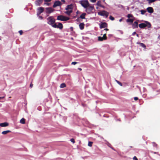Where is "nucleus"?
Segmentation results:
<instances>
[{
    "label": "nucleus",
    "mask_w": 160,
    "mask_h": 160,
    "mask_svg": "<svg viewBox=\"0 0 160 160\" xmlns=\"http://www.w3.org/2000/svg\"><path fill=\"white\" fill-rule=\"evenodd\" d=\"M52 26L54 28H59L61 29L62 28L63 26L62 24L61 23H59L58 25H57L56 23H54L53 25H52Z\"/></svg>",
    "instance_id": "obj_7"
},
{
    "label": "nucleus",
    "mask_w": 160,
    "mask_h": 160,
    "mask_svg": "<svg viewBox=\"0 0 160 160\" xmlns=\"http://www.w3.org/2000/svg\"><path fill=\"white\" fill-rule=\"evenodd\" d=\"M90 1L92 2V3H94L96 1V0H89Z\"/></svg>",
    "instance_id": "obj_34"
},
{
    "label": "nucleus",
    "mask_w": 160,
    "mask_h": 160,
    "mask_svg": "<svg viewBox=\"0 0 160 160\" xmlns=\"http://www.w3.org/2000/svg\"><path fill=\"white\" fill-rule=\"evenodd\" d=\"M67 11L65 12V13L68 15H69L72 12V11L71 10H68Z\"/></svg>",
    "instance_id": "obj_20"
},
{
    "label": "nucleus",
    "mask_w": 160,
    "mask_h": 160,
    "mask_svg": "<svg viewBox=\"0 0 160 160\" xmlns=\"http://www.w3.org/2000/svg\"><path fill=\"white\" fill-rule=\"evenodd\" d=\"M61 4L62 3L60 2L59 1H56L54 2L53 7V8H55L57 6H61Z\"/></svg>",
    "instance_id": "obj_10"
},
{
    "label": "nucleus",
    "mask_w": 160,
    "mask_h": 160,
    "mask_svg": "<svg viewBox=\"0 0 160 160\" xmlns=\"http://www.w3.org/2000/svg\"><path fill=\"white\" fill-rule=\"evenodd\" d=\"M44 10V8L42 7H40L37 9L38 12L37 14L38 15H39Z\"/></svg>",
    "instance_id": "obj_8"
},
{
    "label": "nucleus",
    "mask_w": 160,
    "mask_h": 160,
    "mask_svg": "<svg viewBox=\"0 0 160 160\" xmlns=\"http://www.w3.org/2000/svg\"><path fill=\"white\" fill-rule=\"evenodd\" d=\"M104 30H106V31H108V29H107V28H106V29H105Z\"/></svg>",
    "instance_id": "obj_45"
},
{
    "label": "nucleus",
    "mask_w": 160,
    "mask_h": 160,
    "mask_svg": "<svg viewBox=\"0 0 160 160\" xmlns=\"http://www.w3.org/2000/svg\"><path fill=\"white\" fill-rule=\"evenodd\" d=\"M72 8H73V5L72 4H71V5H68L66 8V10H72Z\"/></svg>",
    "instance_id": "obj_17"
},
{
    "label": "nucleus",
    "mask_w": 160,
    "mask_h": 160,
    "mask_svg": "<svg viewBox=\"0 0 160 160\" xmlns=\"http://www.w3.org/2000/svg\"><path fill=\"white\" fill-rule=\"evenodd\" d=\"M39 17V18L40 19H43V17L41 16H40L39 15H38Z\"/></svg>",
    "instance_id": "obj_36"
},
{
    "label": "nucleus",
    "mask_w": 160,
    "mask_h": 160,
    "mask_svg": "<svg viewBox=\"0 0 160 160\" xmlns=\"http://www.w3.org/2000/svg\"><path fill=\"white\" fill-rule=\"evenodd\" d=\"M70 141L73 142V143H74L75 142V141H74V139L73 138H72L70 139Z\"/></svg>",
    "instance_id": "obj_33"
},
{
    "label": "nucleus",
    "mask_w": 160,
    "mask_h": 160,
    "mask_svg": "<svg viewBox=\"0 0 160 160\" xmlns=\"http://www.w3.org/2000/svg\"><path fill=\"white\" fill-rule=\"evenodd\" d=\"M145 23H142L139 24L138 26L140 28H143L146 27L148 28H150L151 27V24L150 22L148 21H144Z\"/></svg>",
    "instance_id": "obj_1"
},
{
    "label": "nucleus",
    "mask_w": 160,
    "mask_h": 160,
    "mask_svg": "<svg viewBox=\"0 0 160 160\" xmlns=\"http://www.w3.org/2000/svg\"><path fill=\"white\" fill-rule=\"evenodd\" d=\"M69 19V18L67 17H64L62 15L58 16L57 17V19L59 20L62 21H66L68 20Z\"/></svg>",
    "instance_id": "obj_4"
},
{
    "label": "nucleus",
    "mask_w": 160,
    "mask_h": 160,
    "mask_svg": "<svg viewBox=\"0 0 160 160\" xmlns=\"http://www.w3.org/2000/svg\"><path fill=\"white\" fill-rule=\"evenodd\" d=\"M133 28H138V22H135L132 25Z\"/></svg>",
    "instance_id": "obj_15"
},
{
    "label": "nucleus",
    "mask_w": 160,
    "mask_h": 160,
    "mask_svg": "<svg viewBox=\"0 0 160 160\" xmlns=\"http://www.w3.org/2000/svg\"><path fill=\"white\" fill-rule=\"evenodd\" d=\"M147 10L148 12L152 13L153 12V8L151 7H149L147 8Z\"/></svg>",
    "instance_id": "obj_14"
},
{
    "label": "nucleus",
    "mask_w": 160,
    "mask_h": 160,
    "mask_svg": "<svg viewBox=\"0 0 160 160\" xmlns=\"http://www.w3.org/2000/svg\"><path fill=\"white\" fill-rule=\"evenodd\" d=\"M78 69L80 71H81L82 70V69L81 68H78Z\"/></svg>",
    "instance_id": "obj_44"
},
{
    "label": "nucleus",
    "mask_w": 160,
    "mask_h": 160,
    "mask_svg": "<svg viewBox=\"0 0 160 160\" xmlns=\"http://www.w3.org/2000/svg\"><path fill=\"white\" fill-rule=\"evenodd\" d=\"M86 12L88 13H90L94 9V7L90 6V4H89V6H88L87 8H85Z\"/></svg>",
    "instance_id": "obj_5"
},
{
    "label": "nucleus",
    "mask_w": 160,
    "mask_h": 160,
    "mask_svg": "<svg viewBox=\"0 0 160 160\" xmlns=\"http://www.w3.org/2000/svg\"><path fill=\"white\" fill-rule=\"evenodd\" d=\"M79 3L82 6L85 8L89 6V2L87 0H83L79 1Z\"/></svg>",
    "instance_id": "obj_2"
},
{
    "label": "nucleus",
    "mask_w": 160,
    "mask_h": 160,
    "mask_svg": "<svg viewBox=\"0 0 160 160\" xmlns=\"http://www.w3.org/2000/svg\"><path fill=\"white\" fill-rule=\"evenodd\" d=\"M137 43L138 44H139L140 46L142 47L145 48H146V46L144 44L140 42H137Z\"/></svg>",
    "instance_id": "obj_23"
},
{
    "label": "nucleus",
    "mask_w": 160,
    "mask_h": 160,
    "mask_svg": "<svg viewBox=\"0 0 160 160\" xmlns=\"http://www.w3.org/2000/svg\"><path fill=\"white\" fill-rule=\"evenodd\" d=\"M147 1H148L149 3H151L152 2H155L156 1V0H147Z\"/></svg>",
    "instance_id": "obj_29"
},
{
    "label": "nucleus",
    "mask_w": 160,
    "mask_h": 160,
    "mask_svg": "<svg viewBox=\"0 0 160 160\" xmlns=\"http://www.w3.org/2000/svg\"><path fill=\"white\" fill-rule=\"evenodd\" d=\"M107 27V24L105 22H103L101 23L100 25V28H104Z\"/></svg>",
    "instance_id": "obj_16"
},
{
    "label": "nucleus",
    "mask_w": 160,
    "mask_h": 160,
    "mask_svg": "<svg viewBox=\"0 0 160 160\" xmlns=\"http://www.w3.org/2000/svg\"><path fill=\"white\" fill-rule=\"evenodd\" d=\"M133 17V16L131 14H128V15L127 17L128 18H132Z\"/></svg>",
    "instance_id": "obj_32"
},
{
    "label": "nucleus",
    "mask_w": 160,
    "mask_h": 160,
    "mask_svg": "<svg viewBox=\"0 0 160 160\" xmlns=\"http://www.w3.org/2000/svg\"><path fill=\"white\" fill-rule=\"evenodd\" d=\"M101 7H102V8H104V7H103V6H102H102H101Z\"/></svg>",
    "instance_id": "obj_50"
},
{
    "label": "nucleus",
    "mask_w": 160,
    "mask_h": 160,
    "mask_svg": "<svg viewBox=\"0 0 160 160\" xmlns=\"http://www.w3.org/2000/svg\"><path fill=\"white\" fill-rule=\"evenodd\" d=\"M51 0H44V1L45 2H48L50 1Z\"/></svg>",
    "instance_id": "obj_40"
},
{
    "label": "nucleus",
    "mask_w": 160,
    "mask_h": 160,
    "mask_svg": "<svg viewBox=\"0 0 160 160\" xmlns=\"http://www.w3.org/2000/svg\"><path fill=\"white\" fill-rule=\"evenodd\" d=\"M140 12H141V14L142 15H143L145 13L146 11L145 10H142L140 11Z\"/></svg>",
    "instance_id": "obj_28"
},
{
    "label": "nucleus",
    "mask_w": 160,
    "mask_h": 160,
    "mask_svg": "<svg viewBox=\"0 0 160 160\" xmlns=\"http://www.w3.org/2000/svg\"><path fill=\"white\" fill-rule=\"evenodd\" d=\"M77 63V62H72V64L74 65H75Z\"/></svg>",
    "instance_id": "obj_35"
},
{
    "label": "nucleus",
    "mask_w": 160,
    "mask_h": 160,
    "mask_svg": "<svg viewBox=\"0 0 160 160\" xmlns=\"http://www.w3.org/2000/svg\"><path fill=\"white\" fill-rule=\"evenodd\" d=\"M106 33L104 34L102 37H98V40L100 41H102L103 40H106L107 39V37L106 36Z\"/></svg>",
    "instance_id": "obj_11"
},
{
    "label": "nucleus",
    "mask_w": 160,
    "mask_h": 160,
    "mask_svg": "<svg viewBox=\"0 0 160 160\" xmlns=\"http://www.w3.org/2000/svg\"><path fill=\"white\" fill-rule=\"evenodd\" d=\"M109 18L110 20H112V21L114 20V18L112 16H110Z\"/></svg>",
    "instance_id": "obj_31"
},
{
    "label": "nucleus",
    "mask_w": 160,
    "mask_h": 160,
    "mask_svg": "<svg viewBox=\"0 0 160 160\" xmlns=\"http://www.w3.org/2000/svg\"><path fill=\"white\" fill-rule=\"evenodd\" d=\"M93 142H89L88 144V146L90 147H91L92 146Z\"/></svg>",
    "instance_id": "obj_26"
},
{
    "label": "nucleus",
    "mask_w": 160,
    "mask_h": 160,
    "mask_svg": "<svg viewBox=\"0 0 160 160\" xmlns=\"http://www.w3.org/2000/svg\"><path fill=\"white\" fill-rule=\"evenodd\" d=\"M46 12L48 13H50L52 12L54 9L51 8H46Z\"/></svg>",
    "instance_id": "obj_9"
},
{
    "label": "nucleus",
    "mask_w": 160,
    "mask_h": 160,
    "mask_svg": "<svg viewBox=\"0 0 160 160\" xmlns=\"http://www.w3.org/2000/svg\"><path fill=\"white\" fill-rule=\"evenodd\" d=\"M136 35H137V37H139V35H138V34H137Z\"/></svg>",
    "instance_id": "obj_48"
},
{
    "label": "nucleus",
    "mask_w": 160,
    "mask_h": 160,
    "mask_svg": "<svg viewBox=\"0 0 160 160\" xmlns=\"http://www.w3.org/2000/svg\"><path fill=\"white\" fill-rule=\"evenodd\" d=\"M11 131L10 130L5 131L2 132V134L3 135H6L8 133L10 132Z\"/></svg>",
    "instance_id": "obj_19"
},
{
    "label": "nucleus",
    "mask_w": 160,
    "mask_h": 160,
    "mask_svg": "<svg viewBox=\"0 0 160 160\" xmlns=\"http://www.w3.org/2000/svg\"><path fill=\"white\" fill-rule=\"evenodd\" d=\"M96 4L98 6H102V5L101 4V2L100 1L98 2Z\"/></svg>",
    "instance_id": "obj_30"
},
{
    "label": "nucleus",
    "mask_w": 160,
    "mask_h": 160,
    "mask_svg": "<svg viewBox=\"0 0 160 160\" xmlns=\"http://www.w3.org/2000/svg\"><path fill=\"white\" fill-rule=\"evenodd\" d=\"M133 20L132 19H127V22H130L131 23H132L133 22Z\"/></svg>",
    "instance_id": "obj_25"
},
{
    "label": "nucleus",
    "mask_w": 160,
    "mask_h": 160,
    "mask_svg": "<svg viewBox=\"0 0 160 160\" xmlns=\"http://www.w3.org/2000/svg\"><path fill=\"white\" fill-rule=\"evenodd\" d=\"M48 21L47 23L48 24L51 25H53L55 22V19L52 17H50L47 18Z\"/></svg>",
    "instance_id": "obj_3"
},
{
    "label": "nucleus",
    "mask_w": 160,
    "mask_h": 160,
    "mask_svg": "<svg viewBox=\"0 0 160 160\" xmlns=\"http://www.w3.org/2000/svg\"><path fill=\"white\" fill-rule=\"evenodd\" d=\"M42 0H37L35 1V4L37 6H39L42 3Z\"/></svg>",
    "instance_id": "obj_13"
},
{
    "label": "nucleus",
    "mask_w": 160,
    "mask_h": 160,
    "mask_svg": "<svg viewBox=\"0 0 160 160\" xmlns=\"http://www.w3.org/2000/svg\"><path fill=\"white\" fill-rule=\"evenodd\" d=\"M4 98V97H0V99H2Z\"/></svg>",
    "instance_id": "obj_43"
},
{
    "label": "nucleus",
    "mask_w": 160,
    "mask_h": 160,
    "mask_svg": "<svg viewBox=\"0 0 160 160\" xmlns=\"http://www.w3.org/2000/svg\"><path fill=\"white\" fill-rule=\"evenodd\" d=\"M115 81L119 85L121 86H122V83L120 82L117 80H115Z\"/></svg>",
    "instance_id": "obj_27"
},
{
    "label": "nucleus",
    "mask_w": 160,
    "mask_h": 160,
    "mask_svg": "<svg viewBox=\"0 0 160 160\" xmlns=\"http://www.w3.org/2000/svg\"><path fill=\"white\" fill-rule=\"evenodd\" d=\"M136 34V32H134L132 33V35H134L135 34Z\"/></svg>",
    "instance_id": "obj_41"
},
{
    "label": "nucleus",
    "mask_w": 160,
    "mask_h": 160,
    "mask_svg": "<svg viewBox=\"0 0 160 160\" xmlns=\"http://www.w3.org/2000/svg\"><path fill=\"white\" fill-rule=\"evenodd\" d=\"M61 1L63 2H65V1L64 0H61Z\"/></svg>",
    "instance_id": "obj_47"
},
{
    "label": "nucleus",
    "mask_w": 160,
    "mask_h": 160,
    "mask_svg": "<svg viewBox=\"0 0 160 160\" xmlns=\"http://www.w3.org/2000/svg\"><path fill=\"white\" fill-rule=\"evenodd\" d=\"M19 32L20 35H21L22 33V31L21 30L19 31Z\"/></svg>",
    "instance_id": "obj_37"
},
{
    "label": "nucleus",
    "mask_w": 160,
    "mask_h": 160,
    "mask_svg": "<svg viewBox=\"0 0 160 160\" xmlns=\"http://www.w3.org/2000/svg\"><path fill=\"white\" fill-rule=\"evenodd\" d=\"M133 160H138V159L136 156H134L133 158Z\"/></svg>",
    "instance_id": "obj_38"
},
{
    "label": "nucleus",
    "mask_w": 160,
    "mask_h": 160,
    "mask_svg": "<svg viewBox=\"0 0 160 160\" xmlns=\"http://www.w3.org/2000/svg\"><path fill=\"white\" fill-rule=\"evenodd\" d=\"M47 5L48 6H49V3H47Z\"/></svg>",
    "instance_id": "obj_49"
},
{
    "label": "nucleus",
    "mask_w": 160,
    "mask_h": 160,
    "mask_svg": "<svg viewBox=\"0 0 160 160\" xmlns=\"http://www.w3.org/2000/svg\"><path fill=\"white\" fill-rule=\"evenodd\" d=\"M33 86V84H32L31 83V84H30V87L31 88H32V87Z\"/></svg>",
    "instance_id": "obj_42"
},
{
    "label": "nucleus",
    "mask_w": 160,
    "mask_h": 160,
    "mask_svg": "<svg viewBox=\"0 0 160 160\" xmlns=\"http://www.w3.org/2000/svg\"><path fill=\"white\" fill-rule=\"evenodd\" d=\"M86 14L85 13H82L80 16V18L82 19H84L85 16L86 15Z\"/></svg>",
    "instance_id": "obj_22"
},
{
    "label": "nucleus",
    "mask_w": 160,
    "mask_h": 160,
    "mask_svg": "<svg viewBox=\"0 0 160 160\" xmlns=\"http://www.w3.org/2000/svg\"><path fill=\"white\" fill-rule=\"evenodd\" d=\"M98 14L99 15L102 16H105L106 17H107L109 14V13L105 11H102L99 12L98 13Z\"/></svg>",
    "instance_id": "obj_6"
},
{
    "label": "nucleus",
    "mask_w": 160,
    "mask_h": 160,
    "mask_svg": "<svg viewBox=\"0 0 160 160\" xmlns=\"http://www.w3.org/2000/svg\"><path fill=\"white\" fill-rule=\"evenodd\" d=\"M20 122L21 123L25 124V119L24 118H22L20 120Z\"/></svg>",
    "instance_id": "obj_21"
},
{
    "label": "nucleus",
    "mask_w": 160,
    "mask_h": 160,
    "mask_svg": "<svg viewBox=\"0 0 160 160\" xmlns=\"http://www.w3.org/2000/svg\"><path fill=\"white\" fill-rule=\"evenodd\" d=\"M134 100L135 101L137 100H138V98L137 97H135L134 98Z\"/></svg>",
    "instance_id": "obj_39"
},
{
    "label": "nucleus",
    "mask_w": 160,
    "mask_h": 160,
    "mask_svg": "<svg viewBox=\"0 0 160 160\" xmlns=\"http://www.w3.org/2000/svg\"><path fill=\"white\" fill-rule=\"evenodd\" d=\"M66 87V84H65V83H62L60 86V88H64V87Z\"/></svg>",
    "instance_id": "obj_24"
},
{
    "label": "nucleus",
    "mask_w": 160,
    "mask_h": 160,
    "mask_svg": "<svg viewBox=\"0 0 160 160\" xmlns=\"http://www.w3.org/2000/svg\"><path fill=\"white\" fill-rule=\"evenodd\" d=\"M122 20V19H121L119 20V21L120 22H121Z\"/></svg>",
    "instance_id": "obj_46"
},
{
    "label": "nucleus",
    "mask_w": 160,
    "mask_h": 160,
    "mask_svg": "<svg viewBox=\"0 0 160 160\" xmlns=\"http://www.w3.org/2000/svg\"><path fill=\"white\" fill-rule=\"evenodd\" d=\"M84 24L83 23H81L79 24V27L80 29L82 30L84 28Z\"/></svg>",
    "instance_id": "obj_18"
},
{
    "label": "nucleus",
    "mask_w": 160,
    "mask_h": 160,
    "mask_svg": "<svg viewBox=\"0 0 160 160\" xmlns=\"http://www.w3.org/2000/svg\"><path fill=\"white\" fill-rule=\"evenodd\" d=\"M9 125L8 123L7 122L0 123V126L1 127H6Z\"/></svg>",
    "instance_id": "obj_12"
}]
</instances>
